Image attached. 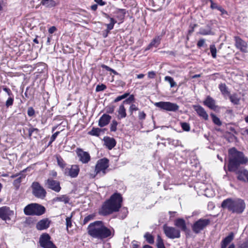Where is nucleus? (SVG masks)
Wrapping results in <instances>:
<instances>
[{
  "label": "nucleus",
  "mask_w": 248,
  "mask_h": 248,
  "mask_svg": "<svg viewBox=\"0 0 248 248\" xmlns=\"http://www.w3.org/2000/svg\"><path fill=\"white\" fill-rule=\"evenodd\" d=\"M87 230L91 236L101 240L112 237L114 233L112 228L110 229L107 228L101 221H96L90 223Z\"/></svg>",
  "instance_id": "nucleus-1"
},
{
  "label": "nucleus",
  "mask_w": 248,
  "mask_h": 248,
  "mask_svg": "<svg viewBox=\"0 0 248 248\" xmlns=\"http://www.w3.org/2000/svg\"><path fill=\"white\" fill-rule=\"evenodd\" d=\"M123 198L120 194L115 193L106 201L99 211V214L103 216H107L118 212L122 206Z\"/></svg>",
  "instance_id": "nucleus-2"
},
{
  "label": "nucleus",
  "mask_w": 248,
  "mask_h": 248,
  "mask_svg": "<svg viewBox=\"0 0 248 248\" xmlns=\"http://www.w3.org/2000/svg\"><path fill=\"white\" fill-rule=\"evenodd\" d=\"M229 156L228 170L230 171H235L240 165L248 162V158L245 156L243 153L237 151L235 148L229 150Z\"/></svg>",
  "instance_id": "nucleus-3"
},
{
  "label": "nucleus",
  "mask_w": 248,
  "mask_h": 248,
  "mask_svg": "<svg viewBox=\"0 0 248 248\" xmlns=\"http://www.w3.org/2000/svg\"><path fill=\"white\" fill-rule=\"evenodd\" d=\"M221 207L227 209L233 213L241 214L245 209L246 204L244 201L241 199L228 198L222 202Z\"/></svg>",
  "instance_id": "nucleus-4"
},
{
  "label": "nucleus",
  "mask_w": 248,
  "mask_h": 248,
  "mask_svg": "<svg viewBox=\"0 0 248 248\" xmlns=\"http://www.w3.org/2000/svg\"><path fill=\"white\" fill-rule=\"evenodd\" d=\"M45 211L44 206L36 203L29 204L24 209V214L28 216H41L45 213Z\"/></svg>",
  "instance_id": "nucleus-5"
},
{
  "label": "nucleus",
  "mask_w": 248,
  "mask_h": 248,
  "mask_svg": "<svg viewBox=\"0 0 248 248\" xmlns=\"http://www.w3.org/2000/svg\"><path fill=\"white\" fill-rule=\"evenodd\" d=\"M109 160L106 158L99 159L97 161L95 165L94 171L93 174H91L93 178L96 176L99 177L104 176L106 173V170L109 166Z\"/></svg>",
  "instance_id": "nucleus-6"
},
{
  "label": "nucleus",
  "mask_w": 248,
  "mask_h": 248,
  "mask_svg": "<svg viewBox=\"0 0 248 248\" xmlns=\"http://www.w3.org/2000/svg\"><path fill=\"white\" fill-rule=\"evenodd\" d=\"M210 220L207 218H200L195 221L192 226V230L195 233H199L210 223Z\"/></svg>",
  "instance_id": "nucleus-7"
},
{
  "label": "nucleus",
  "mask_w": 248,
  "mask_h": 248,
  "mask_svg": "<svg viewBox=\"0 0 248 248\" xmlns=\"http://www.w3.org/2000/svg\"><path fill=\"white\" fill-rule=\"evenodd\" d=\"M31 187L32 194L35 197L41 199H44L46 197V192L38 182H33Z\"/></svg>",
  "instance_id": "nucleus-8"
},
{
  "label": "nucleus",
  "mask_w": 248,
  "mask_h": 248,
  "mask_svg": "<svg viewBox=\"0 0 248 248\" xmlns=\"http://www.w3.org/2000/svg\"><path fill=\"white\" fill-rule=\"evenodd\" d=\"M154 105L162 109L169 111H176L178 110L179 107L175 103L170 102H155Z\"/></svg>",
  "instance_id": "nucleus-9"
},
{
  "label": "nucleus",
  "mask_w": 248,
  "mask_h": 248,
  "mask_svg": "<svg viewBox=\"0 0 248 248\" xmlns=\"http://www.w3.org/2000/svg\"><path fill=\"white\" fill-rule=\"evenodd\" d=\"M164 233L167 237L170 239L179 238L180 237V230L173 227L163 226Z\"/></svg>",
  "instance_id": "nucleus-10"
},
{
  "label": "nucleus",
  "mask_w": 248,
  "mask_h": 248,
  "mask_svg": "<svg viewBox=\"0 0 248 248\" xmlns=\"http://www.w3.org/2000/svg\"><path fill=\"white\" fill-rule=\"evenodd\" d=\"M40 246L43 248H57L50 241V237L47 233H43L40 238Z\"/></svg>",
  "instance_id": "nucleus-11"
},
{
  "label": "nucleus",
  "mask_w": 248,
  "mask_h": 248,
  "mask_svg": "<svg viewBox=\"0 0 248 248\" xmlns=\"http://www.w3.org/2000/svg\"><path fill=\"white\" fill-rule=\"evenodd\" d=\"M47 187L56 192H59L61 190V186L59 181L48 178L45 183Z\"/></svg>",
  "instance_id": "nucleus-12"
},
{
  "label": "nucleus",
  "mask_w": 248,
  "mask_h": 248,
  "mask_svg": "<svg viewBox=\"0 0 248 248\" xmlns=\"http://www.w3.org/2000/svg\"><path fill=\"white\" fill-rule=\"evenodd\" d=\"M79 160L83 163H87L91 159L90 154L84 151L82 149L78 148L76 151Z\"/></svg>",
  "instance_id": "nucleus-13"
},
{
  "label": "nucleus",
  "mask_w": 248,
  "mask_h": 248,
  "mask_svg": "<svg viewBox=\"0 0 248 248\" xmlns=\"http://www.w3.org/2000/svg\"><path fill=\"white\" fill-rule=\"evenodd\" d=\"M14 215V212L9 207L3 206L0 208V218L4 220H10V216Z\"/></svg>",
  "instance_id": "nucleus-14"
},
{
  "label": "nucleus",
  "mask_w": 248,
  "mask_h": 248,
  "mask_svg": "<svg viewBox=\"0 0 248 248\" xmlns=\"http://www.w3.org/2000/svg\"><path fill=\"white\" fill-rule=\"evenodd\" d=\"M79 171V167L76 165H72L65 170V173L72 178L76 177L78 175Z\"/></svg>",
  "instance_id": "nucleus-15"
},
{
  "label": "nucleus",
  "mask_w": 248,
  "mask_h": 248,
  "mask_svg": "<svg viewBox=\"0 0 248 248\" xmlns=\"http://www.w3.org/2000/svg\"><path fill=\"white\" fill-rule=\"evenodd\" d=\"M237 174V178L238 180L242 182H248V171L244 169L237 170L234 171Z\"/></svg>",
  "instance_id": "nucleus-16"
},
{
  "label": "nucleus",
  "mask_w": 248,
  "mask_h": 248,
  "mask_svg": "<svg viewBox=\"0 0 248 248\" xmlns=\"http://www.w3.org/2000/svg\"><path fill=\"white\" fill-rule=\"evenodd\" d=\"M235 46L237 48L243 52H247L248 45L245 41L239 37H235Z\"/></svg>",
  "instance_id": "nucleus-17"
},
{
  "label": "nucleus",
  "mask_w": 248,
  "mask_h": 248,
  "mask_svg": "<svg viewBox=\"0 0 248 248\" xmlns=\"http://www.w3.org/2000/svg\"><path fill=\"white\" fill-rule=\"evenodd\" d=\"M50 221L48 218H44L40 220L36 225L38 230H44L47 229L50 225Z\"/></svg>",
  "instance_id": "nucleus-18"
},
{
  "label": "nucleus",
  "mask_w": 248,
  "mask_h": 248,
  "mask_svg": "<svg viewBox=\"0 0 248 248\" xmlns=\"http://www.w3.org/2000/svg\"><path fill=\"white\" fill-rule=\"evenodd\" d=\"M193 108L200 117L202 118L205 120L208 119V115L203 108L201 106L195 105L193 106Z\"/></svg>",
  "instance_id": "nucleus-19"
},
{
  "label": "nucleus",
  "mask_w": 248,
  "mask_h": 248,
  "mask_svg": "<svg viewBox=\"0 0 248 248\" xmlns=\"http://www.w3.org/2000/svg\"><path fill=\"white\" fill-rule=\"evenodd\" d=\"M111 117L109 115L104 114L99 119L98 125L100 127H104L108 124Z\"/></svg>",
  "instance_id": "nucleus-20"
},
{
  "label": "nucleus",
  "mask_w": 248,
  "mask_h": 248,
  "mask_svg": "<svg viewBox=\"0 0 248 248\" xmlns=\"http://www.w3.org/2000/svg\"><path fill=\"white\" fill-rule=\"evenodd\" d=\"M174 225L178 227L180 230L185 232L187 227L185 220L183 218H178L174 221Z\"/></svg>",
  "instance_id": "nucleus-21"
},
{
  "label": "nucleus",
  "mask_w": 248,
  "mask_h": 248,
  "mask_svg": "<svg viewBox=\"0 0 248 248\" xmlns=\"http://www.w3.org/2000/svg\"><path fill=\"white\" fill-rule=\"evenodd\" d=\"M234 234L231 232L221 243V248H226L227 245L233 239Z\"/></svg>",
  "instance_id": "nucleus-22"
},
{
  "label": "nucleus",
  "mask_w": 248,
  "mask_h": 248,
  "mask_svg": "<svg viewBox=\"0 0 248 248\" xmlns=\"http://www.w3.org/2000/svg\"><path fill=\"white\" fill-rule=\"evenodd\" d=\"M161 37L159 36L155 37L148 46L146 50H149L152 47H157L160 43Z\"/></svg>",
  "instance_id": "nucleus-23"
},
{
  "label": "nucleus",
  "mask_w": 248,
  "mask_h": 248,
  "mask_svg": "<svg viewBox=\"0 0 248 248\" xmlns=\"http://www.w3.org/2000/svg\"><path fill=\"white\" fill-rule=\"evenodd\" d=\"M203 104L212 109H215L216 108L215 100L209 96L207 97Z\"/></svg>",
  "instance_id": "nucleus-24"
},
{
  "label": "nucleus",
  "mask_w": 248,
  "mask_h": 248,
  "mask_svg": "<svg viewBox=\"0 0 248 248\" xmlns=\"http://www.w3.org/2000/svg\"><path fill=\"white\" fill-rule=\"evenodd\" d=\"M105 143L106 146L109 150L112 149L116 145V141L113 138H107L105 139Z\"/></svg>",
  "instance_id": "nucleus-25"
},
{
  "label": "nucleus",
  "mask_w": 248,
  "mask_h": 248,
  "mask_svg": "<svg viewBox=\"0 0 248 248\" xmlns=\"http://www.w3.org/2000/svg\"><path fill=\"white\" fill-rule=\"evenodd\" d=\"M118 112L119 114L118 118L119 119L124 118L126 116V109L123 104L120 106Z\"/></svg>",
  "instance_id": "nucleus-26"
},
{
  "label": "nucleus",
  "mask_w": 248,
  "mask_h": 248,
  "mask_svg": "<svg viewBox=\"0 0 248 248\" xmlns=\"http://www.w3.org/2000/svg\"><path fill=\"white\" fill-rule=\"evenodd\" d=\"M41 4L46 8H52L56 5V2L54 0H42Z\"/></svg>",
  "instance_id": "nucleus-27"
},
{
  "label": "nucleus",
  "mask_w": 248,
  "mask_h": 248,
  "mask_svg": "<svg viewBox=\"0 0 248 248\" xmlns=\"http://www.w3.org/2000/svg\"><path fill=\"white\" fill-rule=\"evenodd\" d=\"M53 201L55 202H63L65 203H67L69 202V199L66 195H63L59 197L54 198Z\"/></svg>",
  "instance_id": "nucleus-28"
},
{
  "label": "nucleus",
  "mask_w": 248,
  "mask_h": 248,
  "mask_svg": "<svg viewBox=\"0 0 248 248\" xmlns=\"http://www.w3.org/2000/svg\"><path fill=\"white\" fill-rule=\"evenodd\" d=\"M19 175V176L16 179L14 182V185L15 186H16L17 187H19L20 183L21 182V180L22 178H25V175H24L23 174H19V175H13L11 176L12 178H14V177L18 176Z\"/></svg>",
  "instance_id": "nucleus-29"
},
{
  "label": "nucleus",
  "mask_w": 248,
  "mask_h": 248,
  "mask_svg": "<svg viewBox=\"0 0 248 248\" xmlns=\"http://www.w3.org/2000/svg\"><path fill=\"white\" fill-rule=\"evenodd\" d=\"M199 33L203 35H212L213 34L210 27L208 26L206 28H201L200 30Z\"/></svg>",
  "instance_id": "nucleus-30"
},
{
  "label": "nucleus",
  "mask_w": 248,
  "mask_h": 248,
  "mask_svg": "<svg viewBox=\"0 0 248 248\" xmlns=\"http://www.w3.org/2000/svg\"><path fill=\"white\" fill-rule=\"evenodd\" d=\"M230 100L234 105H238L239 103L240 98L236 94H233L230 96Z\"/></svg>",
  "instance_id": "nucleus-31"
},
{
  "label": "nucleus",
  "mask_w": 248,
  "mask_h": 248,
  "mask_svg": "<svg viewBox=\"0 0 248 248\" xmlns=\"http://www.w3.org/2000/svg\"><path fill=\"white\" fill-rule=\"evenodd\" d=\"M156 246L157 248H165L163 239L159 235L157 237Z\"/></svg>",
  "instance_id": "nucleus-32"
},
{
  "label": "nucleus",
  "mask_w": 248,
  "mask_h": 248,
  "mask_svg": "<svg viewBox=\"0 0 248 248\" xmlns=\"http://www.w3.org/2000/svg\"><path fill=\"white\" fill-rule=\"evenodd\" d=\"M144 238L146 239V241L149 244H153L154 243V238L151 234L149 232H146L144 236Z\"/></svg>",
  "instance_id": "nucleus-33"
},
{
  "label": "nucleus",
  "mask_w": 248,
  "mask_h": 248,
  "mask_svg": "<svg viewBox=\"0 0 248 248\" xmlns=\"http://www.w3.org/2000/svg\"><path fill=\"white\" fill-rule=\"evenodd\" d=\"M110 23L106 24L107 27V29L106 30L108 31H109L110 30H112L114 24L116 23V21L113 18L110 17Z\"/></svg>",
  "instance_id": "nucleus-34"
},
{
  "label": "nucleus",
  "mask_w": 248,
  "mask_h": 248,
  "mask_svg": "<svg viewBox=\"0 0 248 248\" xmlns=\"http://www.w3.org/2000/svg\"><path fill=\"white\" fill-rule=\"evenodd\" d=\"M166 81H168L170 84L171 88L173 87L176 85V83L174 81L173 79L170 76H166L164 78Z\"/></svg>",
  "instance_id": "nucleus-35"
},
{
  "label": "nucleus",
  "mask_w": 248,
  "mask_h": 248,
  "mask_svg": "<svg viewBox=\"0 0 248 248\" xmlns=\"http://www.w3.org/2000/svg\"><path fill=\"white\" fill-rule=\"evenodd\" d=\"M101 132V129L99 128H93L92 130L89 132L91 135L98 136Z\"/></svg>",
  "instance_id": "nucleus-36"
},
{
  "label": "nucleus",
  "mask_w": 248,
  "mask_h": 248,
  "mask_svg": "<svg viewBox=\"0 0 248 248\" xmlns=\"http://www.w3.org/2000/svg\"><path fill=\"white\" fill-rule=\"evenodd\" d=\"M211 116L212 118V120L214 123L218 126H220L222 124L220 119L217 117L215 115L211 114Z\"/></svg>",
  "instance_id": "nucleus-37"
},
{
  "label": "nucleus",
  "mask_w": 248,
  "mask_h": 248,
  "mask_svg": "<svg viewBox=\"0 0 248 248\" xmlns=\"http://www.w3.org/2000/svg\"><path fill=\"white\" fill-rule=\"evenodd\" d=\"M210 50L212 56L213 58H216L217 57V48L215 45H211L210 46Z\"/></svg>",
  "instance_id": "nucleus-38"
},
{
  "label": "nucleus",
  "mask_w": 248,
  "mask_h": 248,
  "mask_svg": "<svg viewBox=\"0 0 248 248\" xmlns=\"http://www.w3.org/2000/svg\"><path fill=\"white\" fill-rule=\"evenodd\" d=\"M129 95V93H126L123 94L122 95L118 96L114 100V102H119L122 99H124V98H126L128 95Z\"/></svg>",
  "instance_id": "nucleus-39"
},
{
  "label": "nucleus",
  "mask_w": 248,
  "mask_h": 248,
  "mask_svg": "<svg viewBox=\"0 0 248 248\" xmlns=\"http://www.w3.org/2000/svg\"><path fill=\"white\" fill-rule=\"evenodd\" d=\"M72 217V214L69 217H67L66 218V228L67 231L68 230L69 228H71L72 224V220L71 218Z\"/></svg>",
  "instance_id": "nucleus-40"
},
{
  "label": "nucleus",
  "mask_w": 248,
  "mask_h": 248,
  "mask_svg": "<svg viewBox=\"0 0 248 248\" xmlns=\"http://www.w3.org/2000/svg\"><path fill=\"white\" fill-rule=\"evenodd\" d=\"M118 123L116 120H113L110 124V129L111 131L115 132L117 130Z\"/></svg>",
  "instance_id": "nucleus-41"
},
{
  "label": "nucleus",
  "mask_w": 248,
  "mask_h": 248,
  "mask_svg": "<svg viewBox=\"0 0 248 248\" xmlns=\"http://www.w3.org/2000/svg\"><path fill=\"white\" fill-rule=\"evenodd\" d=\"M181 127L183 130L186 131H189L190 129V125L189 124L187 123H181Z\"/></svg>",
  "instance_id": "nucleus-42"
},
{
  "label": "nucleus",
  "mask_w": 248,
  "mask_h": 248,
  "mask_svg": "<svg viewBox=\"0 0 248 248\" xmlns=\"http://www.w3.org/2000/svg\"><path fill=\"white\" fill-rule=\"evenodd\" d=\"M219 88L223 94H226L228 93L227 87L225 84H220L219 85Z\"/></svg>",
  "instance_id": "nucleus-43"
},
{
  "label": "nucleus",
  "mask_w": 248,
  "mask_h": 248,
  "mask_svg": "<svg viewBox=\"0 0 248 248\" xmlns=\"http://www.w3.org/2000/svg\"><path fill=\"white\" fill-rule=\"evenodd\" d=\"M14 102V96H9L7 101H6L5 105L7 107H9L13 105Z\"/></svg>",
  "instance_id": "nucleus-44"
},
{
  "label": "nucleus",
  "mask_w": 248,
  "mask_h": 248,
  "mask_svg": "<svg viewBox=\"0 0 248 248\" xmlns=\"http://www.w3.org/2000/svg\"><path fill=\"white\" fill-rule=\"evenodd\" d=\"M94 215L93 214L89 215L86 217L83 220V224H86L89 221L93 220L94 218Z\"/></svg>",
  "instance_id": "nucleus-45"
},
{
  "label": "nucleus",
  "mask_w": 248,
  "mask_h": 248,
  "mask_svg": "<svg viewBox=\"0 0 248 248\" xmlns=\"http://www.w3.org/2000/svg\"><path fill=\"white\" fill-rule=\"evenodd\" d=\"M106 89V86L104 84L98 85H97V86L96 87V92L102 91H104Z\"/></svg>",
  "instance_id": "nucleus-46"
},
{
  "label": "nucleus",
  "mask_w": 248,
  "mask_h": 248,
  "mask_svg": "<svg viewBox=\"0 0 248 248\" xmlns=\"http://www.w3.org/2000/svg\"><path fill=\"white\" fill-rule=\"evenodd\" d=\"M57 162L60 167H61L62 168H64L65 164L62 158L57 157Z\"/></svg>",
  "instance_id": "nucleus-47"
},
{
  "label": "nucleus",
  "mask_w": 248,
  "mask_h": 248,
  "mask_svg": "<svg viewBox=\"0 0 248 248\" xmlns=\"http://www.w3.org/2000/svg\"><path fill=\"white\" fill-rule=\"evenodd\" d=\"M138 109V108L136 106V105L132 104L129 108V111L131 115L134 111H137Z\"/></svg>",
  "instance_id": "nucleus-48"
},
{
  "label": "nucleus",
  "mask_w": 248,
  "mask_h": 248,
  "mask_svg": "<svg viewBox=\"0 0 248 248\" xmlns=\"http://www.w3.org/2000/svg\"><path fill=\"white\" fill-rule=\"evenodd\" d=\"M238 248H248V237L242 244L239 246Z\"/></svg>",
  "instance_id": "nucleus-49"
},
{
  "label": "nucleus",
  "mask_w": 248,
  "mask_h": 248,
  "mask_svg": "<svg viewBox=\"0 0 248 248\" xmlns=\"http://www.w3.org/2000/svg\"><path fill=\"white\" fill-rule=\"evenodd\" d=\"M35 111L33 108L30 107L28 108V111H27V114L30 117L33 116L34 115Z\"/></svg>",
  "instance_id": "nucleus-50"
},
{
  "label": "nucleus",
  "mask_w": 248,
  "mask_h": 248,
  "mask_svg": "<svg viewBox=\"0 0 248 248\" xmlns=\"http://www.w3.org/2000/svg\"><path fill=\"white\" fill-rule=\"evenodd\" d=\"M39 130L37 128H31L29 129V135L30 137L31 136L33 133L35 132L37 134Z\"/></svg>",
  "instance_id": "nucleus-51"
},
{
  "label": "nucleus",
  "mask_w": 248,
  "mask_h": 248,
  "mask_svg": "<svg viewBox=\"0 0 248 248\" xmlns=\"http://www.w3.org/2000/svg\"><path fill=\"white\" fill-rule=\"evenodd\" d=\"M134 97L133 95H131L128 99H125L123 102V104L124 103H129L131 102L134 101Z\"/></svg>",
  "instance_id": "nucleus-52"
},
{
  "label": "nucleus",
  "mask_w": 248,
  "mask_h": 248,
  "mask_svg": "<svg viewBox=\"0 0 248 248\" xmlns=\"http://www.w3.org/2000/svg\"><path fill=\"white\" fill-rule=\"evenodd\" d=\"M146 117V114L143 111L139 112V118L140 120H144Z\"/></svg>",
  "instance_id": "nucleus-53"
},
{
  "label": "nucleus",
  "mask_w": 248,
  "mask_h": 248,
  "mask_svg": "<svg viewBox=\"0 0 248 248\" xmlns=\"http://www.w3.org/2000/svg\"><path fill=\"white\" fill-rule=\"evenodd\" d=\"M3 90L7 93L9 96H13V93L10 89L6 87H4L3 88Z\"/></svg>",
  "instance_id": "nucleus-54"
},
{
  "label": "nucleus",
  "mask_w": 248,
  "mask_h": 248,
  "mask_svg": "<svg viewBox=\"0 0 248 248\" xmlns=\"http://www.w3.org/2000/svg\"><path fill=\"white\" fill-rule=\"evenodd\" d=\"M205 44V40L203 39H201L199 40V41L197 43V46L199 47H201L202 46Z\"/></svg>",
  "instance_id": "nucleus-55"
},
{
  "label": "nucleus",
  "mask_w": 248,
  "mask_h": 248,
  "mask_svg": "<svg viewBox=\"0 0 248 248\" xmlns=\"http://www.w3.org/2000/svg\"><path fill=\"white\" fill-rule=\"evenodd\" d=\"M114 110V107L113 106L107 107L106 108V111L108 113H112Z\"/></svg>",
  "instance_id": "nucleus-56"
},
{
  "label": "nucleus",
  "mask_w": 248,
  "mask_h": 248,
  "mask_svg": "<svg viewBox=\"0 0 248 248\" xmlns=\"http://www.w3.org/2000/svg\"><path fill=\"white\" fill-rule=\"evenodd\" d=\"M59 132H55V133H54L52 136L51 137V138H50V143H51L53 141H54V140H55V139L56 138V137H57L58 135L59 134Z\"/></svg>",
  "instance_id": "nucleus-57"
},
{
  "label": "nucleus",
  "mask_w": 248,
  "mask_h": 248,
  "mask_svg": "<svg viewBox=\"0 0 248 248\" xmlns=\"http://www.w3.org/2000/svg\"><path fill=\"white\" fill-rule=\"evenodd\" d=\"M155 73L154 71H150L148 73V77L150 78H155Z\"/></svg>",
  "instance_id": "nucleus-58"
},
{
  "label": "nucleus",
  "mask_w": 248,
  "mask_h": 248,
  "mask_svg": "<svg viewBox=\"0 0 248 248\" xmlns=\"http://www.w3.org/2000/svg\"><path fill=\"white\" fill-rule=\"evenodd\" d=\"M56 31V28L54 26L50 27L48 30V32L50 34H52Z\"/></svg>",
  "instance_id": "nucleus-59"
},
{
  "label": "nucleus",
  "mask_w": 248,
  "mask_h": 248,
  "mask_svg": "<svg viewBox=\"0 0 248 248\" xmlns=\"http://www.w3.org/2000/svg\"><path fill=\"white\" fill-rule=\"evenodd\" d=\"M209 1L211 3V8L212 9H215L217 8V6L216 4L214 3L212 0H209Z\"/></svg>",
  "instance_id": "nucleus-60"
},
{
  "label": "nucleus",
  "mask_w": 248,
  "mask_h": 248,
  "mask_svg": "<svg viewBox=\"0 0 248 248\" xmlns=\"http://www.w3.org/2000/svg\"><path fill=\"white\" fill-rule=\"evenodd\" d=\"M94 1L101 6L104 5L105 4V2H104L102 0H94Z\"/></svg>",
  "instance_id": "nucleus-61"
},
{
  "label": "nucleus",
  "mask_w": 248,
  "mask_h": 248,
  "mask_svg": "<svg viewBox=\"0 0 248 248\" xmlns=\"http://www.w3.org/2000/svg\"><path fill=\"white\" fill-rule=\"evenodd\" d=\"M217 9L219 10L222 14H227V12L221 7H217Z\"/></svg>",
  "instance_id": "nucleus-62"
},
{
  "label": "nucleus",
  "mask_w": 248,
  "mask_h": 248,
  "mask_svg": "<svg viewBox=\"0 0 248 248\" xmlns=\"http://www.w3.org/2000/svg\"><path fill=\"white\" fill-rule=\"evenodd\" d=\"M102 67L103 68L105 69L106 70L108 71H110L111 70V68H110L108 66L104 65V64L102 65Z\"/></svg>",
  "instance_id": "nucleus-63"
},
{
  "label": "nucleus",
  "mask_w": 248,
  "mask_h": 248,
  "mask_svg": "<svg viewBox=\"0 0 248 248\" xmlns=\"http://www.w3.org/2000/svg\"><path fill=\"white\" fill-rule=\"evenodd\" d=\"M109 31H108L107 30H105L104 31H103L102 35L104 38H106L108 36V33Z\"/></svg>",
  "instance_id": "nucleus-64"
}]
</instances>
